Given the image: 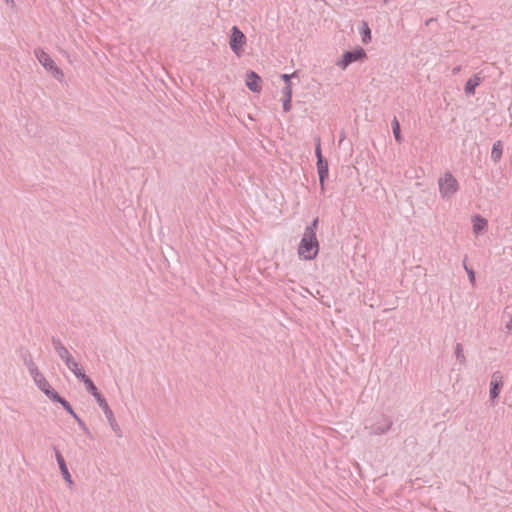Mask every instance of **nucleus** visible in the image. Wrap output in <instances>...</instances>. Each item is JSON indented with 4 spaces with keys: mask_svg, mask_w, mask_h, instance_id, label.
Here are the masks:
<instances>
[{
    "mask_svg": "<svg viewBox=\"0 0 512 512\" xmlns=\"http://www.w3.org/2000/svg\"><path fill=\"white\" fill-rule=\"evenodd\" d=\"M319 252V242L316 236L303 234L298 246V255L304 260H313Z\"/></svg>",
    "mask_w": 512,
    "mask_h": 512,
    "instance_id": "1",
    "label": "nucleus"
},
{
    "mask_svg": "<svg viewBox=\"0 0 512 512\" xmlns=\"http://www.w3.org/2000/svg\"><path fill=\"white\" fill-rule=\"evenodd\" d=\"M438 187L440 196L443 199L449 200L459 190V183L452 173L448 171L438 179Z\"/></svg>",
    "mask_w": 512,
    "mask_h": 512,
    "instance_id": "2",
    "label": "nucleus"
},
{
    "mask_svg": "<svg viewBox=\"0 0 512 512\" xmlns=\"http://www.w3.org/2000/svg\"><path fill=\"white\" fill-rule=\"evenodd\" d=\"M393 426V420L390 416L385 414H378L372 418V423L369 426H365L369 432V435H384Z\"/></svg>",
    "mask_w": 512,
    "mask_h": 512,
    "instance_id": "3",
    "label": "nucleus"
},
{
    "mask_svg": "<svg viewBox=\"0 0 512 512\" xmlns=\"http://www.w3.org/2000/svg\"><path fill=\"white\" fill-rule=\"evenodd\" d=\"M315 156L317 158L316 165H317V172L319 175V183H320L321 189L323 190L324 183H325L326 179L328 178L329 167H328L327 160L322 155L320 137H317L315 139Z\"/></svg>",
    "mask_w": 512,
    "mask_h": 512,
    "instance_id": "4",
    "label": "nucleus"
},
{
    "mask_svg": "<svg viewBox=\"0 0 512 512\" xmlns=\"http://www.w3.org/2000/svg\"><path fill=\"white\" fill-rule=\"evenodd\" d=\"M366 56L367 55L365 50L362 47L358 46L357 48L351 51H346L342 55V58L336 62V65L341 69L345 70L350 64L356 61L364 60Z\"/></svg>",
    "mask_w": 512,
    "mask_h": 512,
    "instance_id": "5",
    "label": "nucleus"
},
{
    "mask_svg": "<svg viewBox=\"0 0 512 512\" xmlns=\"http://www.w3.org/2000/svg\"><path fill=\"white\" fill-rule=\"evenodd\" d=\"M35 57L41 63V65L48 71L54 73V77L59 79L63 76V72L59 69L53 59L43 49L37 48L34 50Z\"/></svg>",
    "mask_w": 512,
    "mask_h": 512,
    "instance_id": "6",
    "label": "nucleus"
},
{
    "mask_svg": "<svg viewBox=\"0 0 512 512\" xmlns=\"http://www.w3.org/2000/svg\"><path fill=\"white\" fill-rule=\"evenodd\" d=\"M246 44V36L245 34L237 27L233 26L231 28L229 45L231 50L237 55L240 56L242 52L243 46Z\"/></svg>",
    "mask_w": 512,
    "mask_h": 512,
    "instance_id": "7",
    "label": "nucleus"
},
{
    "mask_svg": "<svg viewBox=\"0 0 512 512\" xmlns=\"http://www.w3.org/2000/svg\"><path fill=\"white\" fill-rule=\"evenodd\" d=\"M97 403H98L99 407L103 410V412L110 424L111 429L120 437L122 435L121 429H120L118 423L116 422L113 411L109 407L106 399L103 397V398L99 399L97 401Z\"/></svg>",
    "mask_w": 512,
    "mask_h": 512,
    "instance_id": "8",
    "label": "nucleus"
},
{
    "mask_svg": "<svg viewBox=\"0 0 512 512\" xmlns=\"http://www.w3.org/2000/svg\"><path fill=\"white\" fill-rule=\"evenodd\" d=\"M51 343H52V346H53L55 352L57 353V355L60 357V359L65 364L68 363L71 359H73V356L70 354L68 349L62 343L60 338H58L56 336H52Z\"/></svg>",
    "mask_w": 512,
    "mask_h": 512,
    "instance_id": "9",
    "label": "nucleus"
},
{
    "mask_svg": "<svg viewBox=\"0 0 512 512\" xmlns=\"http://www.w3.org/2000/svg\"><path fill=\"white\" fill-rule=\"evenodd\" d=\"M260 82H261V78L256 72H254V71L247 72L246 85L252 92L260 91V89H261Z\"/></svg>",
    "mask_w": 512,
    "mask_h": 512,
    "instance_id": "10",
    "label": "nucleus"
},
{
    "mask_svg": "<svg viewBox=\"0 0 512 512\" xmlns=\"http://www.w3.org/2000/svg\"><path fill=\"white\" fill-rule=\"evenodd\" d=\"M497 374L498 373L493 374V377H492V380L490 383L489 395H490V399L492 401L495 400L499 396L502 385H503V383L501 381V377H498Z\"/></svg>",
    "mask_w": 512,
    "mask_h": 512,
    "instance_id": "11",
    "label": "nucleus"
},
{
    "mask_svg": "<svg viewBox=\"0 0 512 512\" xmlns=\"http://www.w3.org/2000/svg\"><path fill=\"white\" fill-rule=\"evenodd\" d=\"M55 456H56V460H57V463H58V466H59V469L61 471L63 478L65 479V481L72 484L71 475L67 468L66 462H65L62 454L56 448H55Z\"/></svg>",
    "mask_w": 512,
    "mask_h": 512,
    "instance_id": "12",
    "label": "nucleus"
},
{
    "mask_svg": "<svg viewBox=\"0 0 512 512\" xmlns=\"http://www.w3.org/2000/svg\"><path fill=\"white\" fill-rule=\"evenodd\" d=\"M472 228L476 235H479L488 226V221L480 215H475L472 218Z\"/></svg>",
    "mask_w": 512,
    "mask_h": 512,
    "instance_id": "13",
    "label": "nucleus"
},
{
    "mask_svg": "<svg viewBox=\"0 0 512 512\" xmlns=\"http://www.w3.org/2000/svg\"><path fill=\"white\" fill-rule=\"evenodd\" d=\"M80 381L84 383L87 392L90 393L96 399V401L103 398L94 382L87 375H85L84 379H80Z\"/></svg>",
    "mask_w": 512,
    "mask_h": 512,
    "instance_id": "14",
    "label": "nucleus"
},
{
    "mask_svg": "<svg viewBox=\"0 0 512 512\" xmlns=\"http://www.w3.org/2000/svg\"><path fill=\"white\" fill-rule=\"evenodd\" d=\"M482 78L475 74L473 77L469 78L465 84L464 90L467 95H474L475 89L481 83Z\"/></svg>",
    "mask_w": 512,
    "mask_h": 512,
    "instance_id": "15",
    "label": "nucleus"
},
{
    "mask_svg": "<svg viewBox=\"0 0 512 512\" xmlns=\"http://www.w3.org/2000/svg\"><path fill=\"white\" fill-rule=\"evenodd\" d=\"M65 365L75 375L77 379H84L86 374L84 373L83 369L80 367L79 363L74 358L71 359Z\"/></svg>",
    "mask_w": 512,
    "mask_h": 512,
    "instance_id": "16",
    "label": "nucleus"
},
{
    "mask_svg": "<svg viewBox=\"0 0 512 512\" xmlns=\"http://www.w3.org/2000/svg\"><path fill=\"white\" fill-rule=\"evenodd\" d=\"M503 153V144L500 140H497L493 143L492 151H491V159L494 163L500 161Z\"/></svg>",
    "mask_w": 512,
    "mask_h": 512,
    "instance_id": "17",
    "label": "nucleus"
},
{
    "mask_svg": "<svg viewBox=\"0 0 512 512\" xmlns=\"http://www.w3.org/2000/svg\"><path fill=\"white\" fill-rule=\"evenodd\" d=\"M359 32L362 36V42L367 44L371 41V30L366 22H362Z\"/></svg>",
    "mask_w": 512,
    "mask_h": 512,
    "instance_id": "18",
    "label": "nucleus"
},
{
    "mask_svg": "<svg viewBox=\"0 0 512 512\" xmlns=\"http://www.w3.org/2000/svg\"><path fill=\"white\" fill-rule=\"evenodd\" d=\"M455 356L460 365H464L466 363V357L461 343H457L455 346Z\"/></svg>",
    "mask_w": 512,
    "mask_h": 512,
    "instance_id": "19",
    "label": "nucleus"
},
{
    "mask_svg": "<svg viewBox=\"0 0 512 512\" xmlns=\"http://www.w3.org/2000/svg\"><path fill=\"white\" fill-rule=\"evenodd\" d=\"M391 125H392V131H393L395 140L398 143H400L402 141V136H401L400 124L396 117H394V119L392 120Z\"/></svg>",
    "mask_w": 512,
    "mask_h": 512,
    "instance_id": "20",
    "label": "nucleus"
},
{
    "mask_svg": "<svg viewBox=\"0 0 512 512\" xmlns=\"http://www.w3.org/2000/svg\"><path fill=\"white\" fill-rule=\"evenodd\" d=\"M318 218H315L309 225L306 226L304 234L316 236V230L318 227Z\"/></svg>",
    "mask_w": 512,
    "mask_h": 512,
    "instance_id": "21",
    "label": "nucleus"
},
{
    "mask_svg": "<svg viewBox=\"0 0 512 512\" xmlns=\"http://www.w3.org/2000/svg\"><path fill=\"white\" fill-rule=\"evenodd\" d=\"M34 383L38 387V389H40L41 391H43V389L49 387V382L47 381V379L45 378V376L43 374L41 376H39L38 378H36L34 380Z\"/></svg>",
    "mask_w": 512,
    "mask_h": 512,
    "instance_id": "22",
    "label": "nucleus"
},
{
    "mask_svg": "<svg viewBox=\"0 0 512 512\" xmlns=\"http://www.w3.org/2000/svg\"><path fill=\"white\" fill-rule=\"evenodd\" d=\"M60 405L63 407V409L68 412L73 418H77V414L75 413V411L73 410L71 404L64 398L61 402H60Z\"/></svg>",
    "mask_w": 512,
    "mask_h": 512,
    "instance_id": "23",
    "label": "nucleus"
},
{
    "mask_svg": "<svg viewBox=\"0 0 512 512\" xmlns=\"http://www.w3.org/2000/svg\"><path fill=\"white\" fill-rule=\"evenodd\" d=\"M466 261H467V256L463 260V266H464L465 271L467 272V275L469 277L470 282L472 284H474L475 283V273H474V270L467 266Z\"/></svg>",
    "mask_w": 512,
    "mask_h": 512,
    "instance_id": "24",
    "label": "nucleus"
},
{
    "mask_svg": "<svg viewBox=\"0 0 512 512\" xmlns=\"http://www.w3.org/2000/svg\"><path fill=\"white\" fill-rule=\"evenodd\" d=\"M282 93L284 95V98L292 99V84L288 83L287 85H285L282 89Z\"/></svg>",
    "mask_w": 512,
    "mask_h": 512,
    "instance_id": "25",
    "label": "nucleus"
},
{
    "mask_svg": "<svg viewBox=\"0 0 512 512\" xmlns=\"http://www.w3.org/2000/svg\"><path fill=\"white\" fill-rule=\"evenodd\" d=\"M29 373L31 375V377L33 378V381L38 378L39 376L42 375V373L39 371L38 367L35 366L34 368L30 369L29 370Z\"/></svg>",
    "mask_w": 512,
    "mask_h": 512,
    "instance_id": "26",
    "label": "nucleus"
},
{
    "mask_svg": "<svg viewBox=\"0 0 512 512\" xmlns=\"http://www.w3.org/2000/svg\"><path fill=\"white\" fill-rule=\"evenodd\" d=\"M291 100L290 98H283V110L285 112H289L291 110Z\"/></svg>",
    "mask_w": 512,
    "mask_h": 512,
    "instance_id": "27",
    "label": "nucleus"
},
{
    "mask_svg": "<svg viewBox=\"0 0 512 512\" xmlns=\"http://www.w3.org/2000/svg\"><path fill=\"white\" fill-rule=\"evenodd\" d=\"M78 425L80 426V428L86 433V434H90L89 432V429L87 428V426L85 425V423L79 418V416L77 415V418H74Z\"/></svg>",
    "mask_w": 512,
    "mask_h": 512,
    "instance_id": "28",
    "label": "nucleus"
},
{
    "mask_svg": "<svg viewBox=\"0 0 512 512\" xmlns=\"http://www.w3.org/2000/svg\"><path fill=\"white\" fill-rule=\"evenodd\" d=\"M295 76H296V72H294L292 74H282L281 78L283 79L285 85H287L288 83H291V78L295 77Z\"/></svg>",
    "mask_w": 512,
    "mask_h": 512,
    "instance_id": "29",
    "label": "nucleus"
},
{
    "mask_svg": "<svg viewBox=\"0 0 512 512\" xmlns=\"http://www.w3.org/2000/svg\"><path fill=\"white\" fill-rule=\"evenodd\" d=\"M50 400H52L53 402H56V403H59L64 399L62 396H60L57 392H55L54 394H52L51 397H49Z\"/></svg>",
    "mask_w": 512,
    "mask_h": 512,
    "instance_id": "30",
    "label": "nucleus"
},
{
    "mask_svg": "<svg viewBox=\"0 0 512 512\" xmlns=\"http://www.w3.org/2000/svg\"><path fill=\"white\" fill-rule=\"evenodd\" d=\"M48 398L52 396V394H54L56 391L51 387V385L49 384V387L43 389L42 391Z\"/></svg>",
    "mask_w": 512,
    "mask_h": 512,
    "instance_id": "31",
    "label": "nucleus"
},
{
    "mask_svg": "<svg viewBox=\"0 0 512 512\" xmlns=\"http://www.w3.org/2000/svg\"><path fill=\"white\" fill-rule=\"evenodd\" d=\"M25 365L27 366L28 371L37 366L31 358L25 360Z\"/></svg>",
    "mask_w": 512,
    "mask_h": 512,
    "instance_id": "32",
    "label": "nucleus"
},
{
    "mask_svg": "<svg viewBox=\"0 0 512 512\" xmlns=\"http://www.w3.org/2000/svg\"><path fill=\"white\" fill-rule=\"evenodd\" d=\"M506 328L509 330V331H512V315H511V318H510V321L507 323L506 325Z\"/></svg>",
    "mask_w": 512,
    "mask_h": 512,
    "instance_id": "33",
    "label": "nucleus"
},
{
    "mask_svg": "<svg viewBox=\"0 0 512 512\" xmlns=\"http://www.w3.org/2000/svg\"><path fill=\"white\" fill-rule=\"evenodd\" d=\"M459 71H460V67H455L452 72H453V74H457Z\"/></svg>",
    "mask_w": 512,
    "mask_h": 512,
    "instance_id": "34",
    "label": "nucleus"
},
{
    "mask_svg": "<svg viewBox=\"0 0 512 512\" xmlns=\"http://www.w3.org/2000/svg\"><path fill=\"white\" fill-rule=\"evenodd\" d=\"M6 3H13V0H5Z\"/></svg>",
    "mask_w": 512,
    "mask_h": 512,
    "instance_id": "35",
    "label": "nucleus"
},
{
    "mask_svg": "<svg viewBox=\"0 0 512 512\" xmlns=\"http://www.w3.org/2000/svg\"><path fill=\"white\" fill-rule=\"evenodd\" d=\"M384 2H387L388 0H383Z\"/></svg>",
    "mask_w": 512,
    "mask_h": 512,
    "instance_id": "36",
    "label": "nucleus"
}]
</instances>
